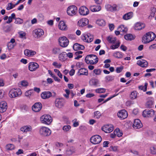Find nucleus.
<instances>
[{
	"label": "nucleus",
	"mask_w": 156,
	"mask_h": 156,
	"mask_svg": "<svg viewBox=\"0 0 156 156\" xmlns=\"http://www.w3.org/2000/svg\"><path fill=\"white\" fill-rule=\"evenodd\" d=\"M155 37L156 35L154 33L151 32H149L143 36L142 41L143 43L146 44L152 41Z\"/></svg>",
	"instance_id": "obj_1"
},
{
	"label": "nucleus",
	"mask_w": 156,
	"mask_h": 156,
	"mask_svg": "<svg viewBox=\"0 0 156 156\" xmlns=\"http://www.w3.org/2000/svg\"><path fill=\"white\" fill-rule=\"evenodd\" d=\"M39 133L42 136H48L51 135V131L48 127L45 126H41L39 129Z\"/></svg>",
	"instance_id": "obj_2"
},
{
	"label": "nucleus",
	"mask_w": 156,
	"mask_h": 156,
	"mask_svg": "<svg viewBox=\"0 0 156 156\" xmlns=\"http://www.w3.org/2000/svg\"><path fill=\"white\" fill-rule=\"evenodd\" d=\"M21 90L19 88H12L9 92V96L11 98L20 97L22 94Z\"/></svg>",
	"instance_id": "obj_3"
},
{
	"label": "nucleus",
	"mask_w": 156,
	"mask_h": 156,
	"mask_svg": "<svg viewBox=\"0 0 156 156\" xmlns=\"http://www.w3.org/2000/svg\"><path fill=\"white\" fill-rule=\"evenodd\" d=\"M98 61V58L95 55H87L85 58V62L87 64H96Z\"/></svg>",
	"instance_id": "obj_4"
},
{
	"label": "nucleus",
	"mask_w": 156,
	"mask_h": 156,
	"mask_svg": "<svg viewBox=\"0 0 156 156\" xmlns=\"http://www.w3.org/2000/svg\"><path fill=\"white\" fill-rule=\"evenodd\" d=\"M40 121L42 123L49 125L52 122V119L50 115L45 114L42 115L40 117Z\"/></svg>",
	"instance_id": "obj_5"
},
{
	"label": "nucleus",
	"mask_w": 156,
	"mask_h": 156,
	"mask_svg": "<svg viewBox=\"0 0 156 156\" xmlns=\"http://www.w3.org/2000/svg\"><path fill=\"white\" fill-rule=\"evenodd\" d=\"M81 39L84 42L87 43H90L94 39L93 36L89 33L85 32L81 36Z\"/></svg>",
	"instance_id": "obj_6"
},
{
	"label": "nucleus",
	"mask_w": 156,
	"mask_h": 156,
	"mask_svg": "<svg viewBox=\"0 0 156 156\" xmlns=\"http://www.w3.org/2000/svg\"><path fill=\"white\" fill-rule=\"evenodd\" d=\"M77 12V7L74 5L69 6L67 9V14L70 16H73L75 15Z\"/></svg>",
	"instance_id": "obj_7"
},
{
	"label": "nucleus",
	"mask_w": 156,
	"mask_h": 156,
	"mask_svg": "<svg viewBox=\"0 0 156 156\" xmlns=\"http://www.w3.org/2000/svg\"><path fill=\"white\" fill-rule=\"evenodd\" d=\"M59 45L62 47L66 48L69 44V41L67 38L65 36L60 37L58 39Z\"/></svg>",
	"instance_id": "obj_8"
},
{
	"label": "nucleus",
	"mask_w": 156,
	"mask_h": 156,
	"mask_svg": "<svg viewBox=\"0 0 156 156\" xmlns=\"http://www.w3.org/2000/svg\"><path fill=\"white\" fill-rule=\"evenodd\" d=\"M34 37L36 38H38L44 35V32L43 30L41 28H37L34 30L33 32Z\"/></svg>",
	"instance_id": "obj_9"
},
{
	"label": "nucleus",
	"mask_w": 156,
	"mask_h": 156,
	"mask_svg": "<svg viewBox=\"0 0 156 156\" xmlns=\"http://www.w3.org/2000/svg\"><path fill=\"white\" fill-rule=\"evenodd\" d=\"M155 114V112L152 109H145L143 111L142 113L143 116L145 117H151Z\"/></svg>",
	"instance_id": "obj_10"
},
{
	"label": "nucleus",
	"mask_w": 156,
	"mask_h": 156,
	"mask_svg": "<svg viewBox=\"0 0 156 156\" xmlns=\"http://www.w3.org/2000/svg\"><path fill=\"white\" fill-rule=\"evenodd\" d=\"M102 140L101 136L98 135L92 136L90 139V142L93 144H99Z\"/></svg>",
	"instance_id": "obj_11"
},
{
	"label": "nucleus",
	"mask_w": 156,
	"mask_h": 156,
	"mask_svg": "<svg viewBox=\"0 0 156 156\" xmlns=\"http://www.w3.org/2000/svg\"><path fill=\"white\" fill-rule=\"evenodd\" d=\"M89 20L86 18H83L80 19L77 22V25L80 27H83L88 24Z\"/></svg>",
	"instance_id": "obj_12"
},
{
	"label": "nucleus",
	"mask_w": 156,
	"mask_h": 156,
	"mask_svg": "<svg viewBox=\"0 0 156 156\" xmlns=\"http://www.w3.org/2000/svg\"><path fill=\"white\" fill-rule=\"evenodd\" d=\"M79 13L81 15L86 16L89 13V11L86 6H83L80 7L79 10Z\"/></svg>",
	"instance_id": "obj_13"
},
{
	"label": "nucleus",
	"mask_w": 156,
	"mask_h": 156,
	"mask_svg": "<svg viewBox=\"0 0 156 156\" xmlns=\"http://www.w3.org/2000/svg\"><path fill=\"white\" fill-rule=\"evenodd\" d=\"M117 116L121 119L126 118L128 116L127 112L124 109L121 110L118 112Z\"/></svg>",
	"instance_id": "obj_14"
},
{
	"label": "nucleus",
	"mask_w": 156,
	"mask_h": 156,
	"mask_svg": "<svg viewBox=\"0 0 156 156\" xmlns=\"http://www.w3.org/2000/svg\"><path fill=\"white\" fill-rule=\"evenodd\" d=\"M39 66L38 64L36 62H31L29 64L28 68L30 71H33L37 69Z\"/></svg>",
	"instance_id": "obj_15"
},
{
	"label": "nucleus",
	"mask_w": 156,
	"mask_h": 156,
	"mask_svg": "<svg viewBox=\"0 0 156 156\" xmlns=\"http://www.w3.org/2000/svg\"><path fill=\"white\" fill-rule=\"evenodd\" d=\"M64 100L63 99L57 98L55 100V105L57 108H60L64 106Z\"/></svg>",
	"instance_id": "obj_16"
},
{
	"label": "nucleus",
	"mask_w": 156,
	"mask_h": 156,
	"mask_svg": "<svg viewBox=\"0 0 156 156\" xmlns=\"http://www.w3.org/2000/svg\"><path fill=\"white\" fill-rule=\"evenodd\" d=\"M113 126L111 125H105L101 128L102 130L107 133L112 132L113 130Z\"/></svg>",
	"instance_id": "obj_17"
},
{
	"label": "nucleus",
	"mask_w": 156,
	"mask_h": 156,
	"mask_svg": "<svg viewBox=\"0 0 156 156\" xmlns=\"http://www.w3.org/2000/svg\"><path fill=\"white\" fill-rule=\"evenodd\" d=\"M143 125L140 120L138 119H136L134 120L133 127L134 129H138L141 128Z\"/></svg>",
	"instance_id": "obj_18"
},
{
	"label": "nucleus",
	"mask_w": 156,
	"mask_h": 156,
	"mask_svg": "<svg viewBox=\"0 0 156 156\" xmlns=\"http://www.w3.org/2000/svg\"><path fill=\"white\" fill-rule=\"evenodd\" d=\"M106 10L110 12H114L116 10L117 6L116 4L110 5L106 4L105 6Z\"/></svg>",
	"instance_id": "obj_19"
},
{
	"label": "nucleus",
	"mask_w": 156,
	"mask_h": 156,
	"mask_svg": "<svg viewBox=\"0 0 156 156\" xmlns=\"http://www.w3.org/2000/svg\"><path fill=\"white\" fill-rule=\"evenodd\" d=\"M16 45V43L14 38H12L7 44V47L9 49L11 50L14 48Z\"/></svg>",
	"instance_id": "obj_20"
},
{
	"label": "nucleus",
	"mask_w": 156,
	"mask_h": 156,
	"mask_svg": "<svg viewBox=\"0 0 156 156\" xmlns=\"http://www.w3.org/2000/svg\"><path fill=\"white\" fill-rule=\"evenodd\" d=\"M145 27L144 23L141 22H137L134 25V29L136 30H139L144 29Z\"/></svg>",
	"instance_id": "obj_21"
},
{
	"label": "nucleus",
	"mask_w": 156,
	"mask_h": 156,
	"mask_svg": "<svg viewBox=\"0 0 156 156\" xmlns=\"http://www.w3.org/2000/svg\"><path fill=\"white\" fill-rule=\"evenodd\" d=\"M89 83L90 86L95 87H97L100 86L99 81L96 79H91L90 80Z\"/></svg>",
	"instance_id": "obj_22"
},
{
	"label": "nucleus",
	"mask_w": 156,
	"mask_h": 156,
	"mask_svg": "<svg viewBox=\"0 0 156 156\" xmlns=\"http://www.w3.org/2000/svg\"><path fill=\"white\" fill-rule=\"evenodd\" d=\"M42 108L41 104L40 103H36L32 106V109L35 112H38L40 111Z\"/></svg>",
	"instance_id": "obj_23"
},
{
	"label": "nucleus",
	"mask_w": 156,
	"mask_h": 156,
	"mask_svg": "<svg viewBox=\"0 0 156 156\" xmlns=\"http://www.w3.org/2000/svg\"><path fill=\"white\" fill-rule=\"evenodd\" d=\"M7 108V104L5 101H2L0 103V112H5Z\"/></svg>",
	"instance_id": "obj_24"
},
{
	"label": "nucleus",
	"mask_w": 156,
	"mask_h": 156,
	"mask_svg": "<svg viewBox=\"0 0 156 156\" xmlns=\"http://www.w3.org/2000/svg\"><path fill=\"white\" fill-rule=\"evenodd\" d=\"M36 53V52L35 51L31 50L26 49L24 51L25 55L29 57H33Z\"/></svg>",
	"instance_id": "obj_25"
},
{
	"label": "nucleus",
	"mask_w": 156,
	"mask_h": 156,
	"mask_svg": "<svg viewBox=\"0 0 156 156\" xmlns=\"http://www.w3.org/2000/svg\"><path fill=\"white\" fill-rule=\"evenodd\" d=\"M136 64L139 66L142 67H146L148 66L147 62L145 60L141 59L138 60Z\"/></svg>",
	"instance_id": "obj_26"
},
{
	"label": "nucleus",
	"mask_w": 156,
	"mask_h": 156,
	"mask_svg": "<svg viewBox=\"0 0 156 156\" xmlns=\"http://www.w3.org/2000/svg\"><path fill=\"white\" fill-rule=\"evenodd\" d=\"M58 27L60 30H67V26L63 21H61L60 22Z\"/></svg>",
	"instance_id": "obj_27"
},
{
	"label": "nucleus",
	"mask_w": 156,
	"mask_h": 156,
	"mask_svg": "<svg viewBox=\"0 0 156 156\" xmlns=\"http://www.w3.org/2000/svg\"><path fill=\"white\" fill-rule=\"evenodd\" d=\"M51 95V93L49 91H44L42 92L41 94V97L43 99L48 98Z\"/></svg>",
	"instance_id": "obj_28"
},
{
	"label": "nucleus",
	"mask_w": 156,
	"mask_h": 156,
	"mask_svg": "<svg viewBox=\"0 0 156 156\" xmlns=\"http://www.w3.org/2000/svg\"><path fill=\"white\" fill-rule=\"evenodd\" d=\"M32 129V127L30 125L24 126L20 128L21 130L23 132L31 131Z\"/></svg>",
	"instance_id": "obj_29"
},
{
	"label": "nucleus",
	"mask_w": 156,
	"mask_h": 156,
	"mask_svg": "<svg viewBox=\"0 0 156 156\" xmlns=\"http://www.w3.org/2000/svg\"><path fill=\"white\" fill-rule=\"evenodd\" d=\"M90 9L92 12H96L100 11L101 7L98 5H91L90 6Z\"/></svg>",
	"instance_id": "obj_30"
},
{
	"label": "nucleus",
	"mask_w": 156,
	"mask_h": 156,
	"mask_svg": "<svg viewBox=\"0 0 156 156\" xmlns=\"http://www.w3.org/2000/svg\"><path fill=\"white\" fill-rule=\"evenodd\" d=\"M124 54L121 52L119 51H116L113 54V56L117 58H121L123 57Z\"/></svg>",
	"instance_id": "obj_31"
},
{
	"label": "nucleus",
	"mask_w": 156,
	"mask_h": 156,
	"mask_svg": "<svg viewBox=\"0 0 156 156\" xmlns=\"http://www.w3.org/2000/svg\"><path fill=\"white\" fill-rule=\"evenodd\" d=\"M85 47L83 45H80L78 43L74 44L73 46V48L75 51H77L79 50H83Z\"/></svg>",
	"instance_id": "obj_32"
},
{
	"label": "nucleus",
	"mask_w": 156,
	"mask_h": 156,
	"mask_svg": "<svg viewBox=\"0 0 156 156\" xmlns=\"http://www.w3.org/2000/svg\"><path fill=\"white\" fill-rule=\"evenodd\" d=\"M78 73H79V75H83L87 76L88 74V70L84 68L80 69L78 71Z\"/></svg>",
	"instance_id": "obj_33"
},
{
	"label": "nucleus",
	"mask_w": 156,
	"mask_h": 156,
	"mask_svg": "<svg viewBox=\"0 0 156 156\" xmlns=\"http://www.w3.org/2000/svg\"><path fill=\"white\" fill-rule=\"evenodd\" d=\"M66 53L63 52L59 54L58 58L60 60L63 62L66 59Z\"/></svg>",
	"instance_id": "obj_34"
},
{
	"label": "nucleus",
	"mask_w": 156,
	"mask_h": 156,
	"mask_svg": "<svg viewBox=\"0 0 156 156\" xmlns=\"http://www.w3.org/2000/svg\"><path fill=\"white\" fill-rule=\"evenodd\" d=\"M107 40L109 43L114 44L116 41V39L115 37L110 35L107 37Z\"/></svg>",
	"instance_id": "obj_35"
},
{
	"label": "nucleus",
	"mask_w": 156,
	"mask_h": 156,
	"mask_svg": "<svg viewBox=\"0 0 156 156\" xmlns=\"http://www.w3.org/2000/svg\"><path fill=\"white\" fill-rule=\"evenodd\" d=\"M118 30L120 31V32H122V34H124L127 32L128 29L124 25H121L119 27Z\"/></svg>",
	"instance_id": "obj_36"
},
{
	"label": "nucleus",
	"mask_w": 156,
	"mask_h": 156,
	"mask_svg": "<svg viewBox=\"0 0 156 156\" xmlns=\"http://www.w3.org/2000/svg\"><path fill=\"white\" fill-rule=\"evenodd\" d=\"M96 23L98 25L101 26H104L106 24L105 21L102 19H98L96 21Z\"/></svg>",
	"instance_id": "obj_37"
},
{
	"label": "nucleus",
	"mask_w": 156,
	"mask_h": 156,
	"mask_svg": "<svg viewBox=\"0 0 156 156\" xmlns=\"http://www.w3.org/2000/svg\"><path fill=\"white\" fill-rule=\"evenodd\" d=\"M132 12H129L124 15L123 16V18L124 20H127L132 18Z\"/></svg>",
	"instance_id": "obj_38"
},
{
	"label": "nucleus",
	"mask_w": 156,
	"mask_h": 156,
	"mask_svg": "<svg viewBox=\"0 0 156 156\" xmlns=\"http://www.w3.org/2000/svg\"><path fill=\"white\" fill-rule=\"evenodd\" d=\"M138 93L136 91H133L131 92L130 97L131 99H135L136 98Z\"/></svg>",
	"instance_id": "obj_39"
},
{
	"label": "nucleus",
	"mask_w": 156,
	"mask_h": 156,
	"mask_svg": "<svg viewBox=\"0 0 156 156\" xmlns=\"http://www.w3.org/2000/svg\"><path fill=\"white\" fill-rule=\"evenodd\" d=\"M114 133L118 137H120L122 135V132L120 131L119 128L116 129L114 130Z\"/></svg>",
	"instance_id": "obj_40"
},
{
	"label": "nucleus",
	"mask_w": 156,
	"mask_h": 156,
	"mask_svg": "<svg viewBox=\"0 0 156 156\" xmlns=\"http://www.w3.org/2000/svg\"><path fill=\"white\" fill-rule=\"evenodd\" d=\"M125 39L127 40L131 41L134 39V36L131 34H127L124 36Z\"/></svg>",
	"instance_id": "obj_41"
},
{
	"label": "nucleus",
	"mask_w": 156,
	"mask_h": 156,
	"mask_svg": "<svg viewBox=\"0 0 156 156\" xmlns=\"http://www.w3.org/2000/svg\"><path fill=\"white\" fill-rule=\"evenodd\" d=\"M19 37L21 39H26V33L24 32L21 31L18 32Z\"/></svg>",
	"instance_id": "obj_42"
},
{
	"label": "nucleus",
	"mask_w": 156,
	"mask_h": 156,
	"mask_svg": "<svg viewBox=\"0 0 156 156\" xmlns=\"http://www.w3.org/2000/svg\"><path fill=\"white\" fill-rule=\"evenodd\" d=\"M148 83H145L144 86L142 85L139 86L138 88L140 90H143V91H146L147 90V87Z\"/></svg>",
	"instance_id": "obj_43"
},
{
	"label": "nucleus",
	"mask_w": 156,
	"mask_h": 156,
	"mask_svg": "<svg viewBox=\"0 0 156 156\" xmlns=\"http://www.w3.org/2000/svg\"><path fill=\"white\" fill-rule=\"evenodd\" d=\"M150 150L151 153L153 154H156V145H152L150 148Z\"/></svg>",
	"instance_id": "obj_44"
},
{
	"label": "nucleus",
	"mask_w": 156,
	"mask_h": 156,
	"mask_svg": "<svg viewBox=\"0 0 156 156\" xmlns=\"http://www.w3.org/2000/svg\"><path fill=\"white\" fill-rule=\"evenodd\" d=\"M120 44V43L119 41H117L116 44L115 45H112L111 46L110 48L111 49L114 50L117 48L119 47Z\"/></svg>",
	"instance_id": "obj_45"
},
{
	"label": "nucleus",
	"mask_w": 156,
	"mask_h": 156,
	"mask_svg": "<svg viewBox=\"0 0 156 156\" xmlns=\"http://www.w3.org/2000/svg\"><path fill=\"white\" fill-rule=\"evenodd\" d=\"M115 76L112 75H108L105 77V80L107 81H113L114 79Z\"/></svg>",
	"instance_id": "obj_46"
},
{
	"label": "nucleus",
	"mask_w": 156,
	"mask_h": 156,
	"mask_svg": "<svg viewBox=\"0 0 156 156\" xmlns=\"http://www.w3.org/2000/svg\"><path fill=\"white\" fill-rule=\"evenodd\" d=\"M106 89L103 88H98L95 90V91L97 93H102L105 92Z\"/></svg>",
	"instance_id": "obj_47"
},
{
	"label": "nucleus",
	"mask_w": 156,
	"mask_h": 156,
	"mask_svg": "<svg viewBox=\"0 0 156 156\" xmlns=\"http://www.w3.org/2000/svg\"><path fill=\"white\" fill-rule=\"evenodd\" d=\"M71 128V126L69 125H65L62 127V130L66 132H68Z\"/></svg>",
	"instance_id": "obj_48"
},
{
	"label": "nucleus",
	"mask_w": 156,
	"mask_h": 156,
	"mask_svg": "<svg viewBox=\"0 0 156 156\" xmlns=\"http://www.w3.org/2000/svg\"><path fill=\"white\" fill-rule=\"evenodd\" d=\"M15 147L14 145L12 144H9L6 146V149L8 150H12L14 149Z\"/></svg>",
	"instance_id": "obj_49"
},
{
	"label": "nucleus",
	"mask_w": 156,
	"mask_h": 156,
	"mask_svg": "<svg viewBox=\"0 0 156 156\" xmlns=\"http://www.w3.org/2000/svg\"><path fill=\"white\" fill-rule=\"evenodd\" d=\"M19 84L22 86L26 87L28 86V83L26 80H22L19 83Z\"/></svg>",
	"instance_id": "obj_50"
},
{
	"label": "nucleus",
	"mask_w": 156,
	"mask_h": 156,
	"mask_svg": "<svg viewBox=\"0 0 156 156\" xmlns=\"http://www.w3.org/2000/svg\"><path fill=\"white\" fill-rule=\"evenodd\" d=\"M54 72L60 78L62 79V75L58 70L57 69H54Z\"/></svg>",
	"instance_id": "obj_51"
},
{
	"label": "nucleus",
	"mask_w": 156,
	"mask_h": 156,
	"mask_svg": "<svg viewBox=\"0 0 156 156\" xmlns=\"http://www.w3.org/2000/svg\"><path fill=\"white\" fill-rule=\"evenodd\" d=\"M15 6L14 4H13L12 3H8L6 9L7 10H9L13 9Z\"/></svg>",
	"instance_id": "obj_52"
},
{
	"label": "nucleus",
	"mask_w": 156,
	"mask_h": 156,
	"mask_svg": "<svg viewBox=\"0 0 156 156\" xmlns=\"http://www.w3.org/2000/svg\"><path fill=\"white\" fill-rule=\"evenodd\" d=\"M60 48L58 47H55L53 49L52 52L53 54H56L60 52Z\"/></svg>",
	"instance_id": "obj_53"
},
{
	"label": "nucleus",
	"mask_w": 156,
	"mask_h": 156,
	"mask_svg": "<svg viewBox=\"0 0 156 156\" xmlns=\"http://www.w3.org/2000/svg\"><path fill=\"white\" fill-rule=\"evenodd\" d=\"M65 91L66 93V94H63V96L66 98L68 99L69 98V94L70 93V90L68 89H66Z\"/></svg>",
	"instance_id": "obj_54"
},
{
	"label": "nucleus",
	"mask_w": 156,
	"mask_h": 156,
	"mask_svg": "<svg viewBox=\"0 0 156 156\" xmlns=\"http://www.w3.org/2000/svg\"><path fill=\"white\" fill-rule=\"evenodd\" d=\"M73 123V126L74 127H76L79 125V121L77 120L76 119H75L72 121Z\"/></svg>",
	"instance_id": "obj_55"
},
{
	"label": "nucleus",
	"mask_w": 156,
	"mask_h": 156,
	"mask_svg": "<svg viewBox=\"0 0 156 156\" xmlns=\"http://www.w3.org/2000/svg\"><path fill=\"white\" fill-rule=\"evenodd\" d=\"M15 23L17 24H21L23 23V20L19 18H16Z\"/></svg>",
	"instance_id": "obj_56"
},
{
	"label": "nucleus",
	"mask_w": 156,
	"mask_h": 156,
	"mask_svg": "<svg viewBox=\"0 0 156 156\" xmlns=\"http://www.w3.org/2000/svg\"><path fill=\"white\" fill-rule=\"evenodd\" d=\"M94 113L95 117L97 119H99L101 116L100 112L99 111H96Z\"/></svg>",
	"instance_id": "obj_57"
},
{
	"label": "nucleus",
	"mask_w": 156,
	"mask_h": 156,
	"mask_svg": "<svg viewBox=\"0 0 156 156\" xmlns=\"http://www.w3.org/2000/svg\"><path fill=\"white\" fill-rule=\"evenodd\" d=\"M93 72L95 75H101V69H94Z\"/></svg>",
	"instance_id": "obj_58"
},
{
	"label": "nucleus",
	"mask_w": 156,
	"mask_h": 156,
	"mask_svg": "<svg viewBox=\"0 0 156 156\" xmlns=\"http://www.w3.org/2000/svg\"><path fill=\"white\" fill-rule=\"evenodd\" d=\"M52 65L55 67L58 68H60L61 67L62 65L60 63H58L56 62H53L52 63Z\"/></svg>",
	"instance_id": "obj_59"
},
{
	"label": "nucleus",
	"mask_w": 156,
	"mask_h": 156,
	"mask_svg": "<svg viewBox=\"0 0 156 156\" xmlns=\"http://www.w3.org/2000/svg\"><path fill=\"white\" fill-rule=\"evenodd\" d=\"M33 93V90H30L25 92V95L26 96H30Z\"/></svg>",
	"instance_id": "obj_60"
},
{
	"label": "nucleus",
	"mask_w": 156,
	"mask_h": 156,
	"mask_svg": "<svg viewBox=\"0 0 156 156\" xmlns=\"http://www.w3.org/2000/svg\"><path fill=\"white\" fill-rule=\"evenodd\" d=\"M123 69L122 66H120L119 67H117L116 69V72L117 73H120Z\"/></svg>",
	"instance_id": "obj_61"
},
{
	"label": "nucleus",
	"mask_w": 156,
	"mask_h": 156,
	"mask_svg": "<svg viewBox=\"0 0 156 156\" xmlns=\"http://www.w3.org/2000/svg\"><path fill=\"white\" fill-rule=\"evenodd\" d=\"M110 148L111 150L114 151H118V147L116 146H111L110 147Z\"/></svg>",
	"instance_id": "obj_62"
},
{
	"label": "nucleus",
	"mask_w": 156,
	"mask_h": 156,
	"mask_svg": "<svg viewBox=\"0 0 156 156\" xmlns=\"http://www.w3.org/2000/svg\"><path fill=\"white\" fill-rule=\"evenodd\" d=\"M95 96L94 94L93 93H88L86 95V97L87 98H91V97H93Z\"/></svg>",
	"instance_id": "obj_63"
},
{
	"label": "nucleus",
	"mask_w": 156,
	"mask_h": 156,
	"mask_svg": "<svg viewBox=\"0 0 156 156\" xmlns=\"http://www.w3.org/2000/svg\"><path fill=\"white\" fill-rule=\"evenodd\" d=\"M149 49L150 50L156 49V44H154L150 45L149 47Z\"/></svg>",
	"instance_id": "obj_64"
}]
</instances>
